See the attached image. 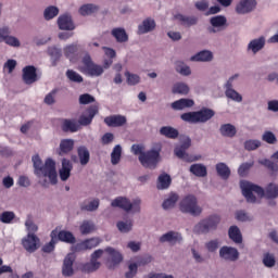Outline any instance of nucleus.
<instances>
[{"label":"nucleus","instance_id":"23","mask_svg":"<svg viewBox=\"0 0 278 278\" xmlns=\"http://www.w3.org/2000/svg\"><path fill=\"white\" fill-rule=\"evenodd\" d=\"M174 18L178 21L182 27H192L199 23V18L197 16H188L181 13L176 14Z\"/></svg>","mask_w":278,"mask_h":278},{"label":"nucleus","instance_id":"48","mask_svg":"<svg viewBox=\"0 0 278 278\" xmlns=\"http://www.w3.org/2000/svg\"><path fill=\"white\" fill-rule=\"evenodd\" d=\"M210 23L212 27H225V25H227V17L224 15H216L211 17Z\"/></svg>","mask_w":278,"mask_h":278},{"label":"nucleus","instance_id":"17","mask_svg":"<svg viewBox=\"0 0 278 278\" xmlns=\"http://www.w3.org/2000/svg\"><path fill=\"white\" fill-rule=\"evenodd\" d=\"M104 123L108 127H125L127 125V116L121 114L106 116Z\"/></svg>","mask_w":278,"mask_h":278},{"label":"nucleus","instance_id":"55","mask_svg":"<svg viewBox=\"0 0 278 278\" xmlns=\"http://www.w3.org/2000/svg\"><path fill=\"white\" fill-rule=\"evenodd\" d=\"M263 264L266 268H273L277 261L275 260V255L270 253H265L263 256Z\"/></svg>","mask_w":278,"mask_h":278},{"label":"nucleus","instance_id":"19","mask_svg":"<svg viewBox=\"0 0 278 278\" xmlns=\"http://www.w3.org/2000/svg\"><path fill=\"white\" fill-rule=\"evenodd\" d=\"M38 74L36 73V66L27 65L23 68V80L24 84L31 85L36 84Z\"/></svg>","mask_w":278,"mask_h":278},{"label":"nucleus","instance_id":"64","mask_svg":"<svg viewBox=\"0 0 278 278\" xmlns=\"http://www.w3.org/2000/svg\"><path fill=\"white\" fill-rule=\"evenodd\" d=\"M131 153H134V155H142V153H146L144 146H142V144H132L131 146Z\"/></svg>","mask_w":278,"mask_h":278},{"label":"nucleus","instance_id":"13","mask_svg":"<svg viewBox=\"0 0 278 278\" xmlns=\"http://www.w3.org/2000/svg\"><path fill=\"white\" fill-rule=\"evenodd\" d=\"M74 264H75V254L68 253L63 260V266H62L63 277H73V275H75V269H73Z\"/></svg>","mask_w":278,"mask_h":278},{"label":"nucleus","instance_id":"44","mask_svg":"<svg viewBox=\"0 0 278 278\" xmlns=\"http://www.w3.org/2000/svg\"><path fill=\"white\" fill-rule=\"evenodd\" d=\"M116 227L121 233H129L134 227V222L131 219L126 222H117Z\"/></svg>","mask_w":278,"mask_h":278},{"label":"nucleus","instance_id":"22","mask_svg":"<svg viewBox=\"0 0 278 278\" xmlns=\"http://www.w3.org/2000/svg\"><path fill=\"white\" fill-rule=\"evenodd\" d=\"M71 170H73V163L67 159H63L62 167L59 170L61 181H68V178L71 177Z\"/></svg>","mask_w":278,"mask_h":278},{"label":"nucleus","instance_id":"3","mask_svg":"<svg viewBox=\"0 0 278 278\" xmlns=\"http://www.w3.org/2000/svg\"><path fill=\"white\" fill-rule=\"evenodd\" d=\"M214 116H216V112H214V110L202 108L200 111L182 113L180 118L185 123L197 125L199 123H207V121H212Z\"/></svg>","mask_w":278,"mask_h":278},{"label":"nucleus","instance_id":"42","mask_svg":"<svg viewBox=\"0 0 278 278\" xmlns=\"http://www.w3.org/2000/svg\"><path fill=\"white\" fill-rule=\"evenodd\" d=\"M99 199H94L88 204H86V202H83L80 204V210L81 212H97V210H99Z\"/></svg>","mask_w":278,"mask_h":278},{"label":"nucleus","instance_id":"54","mask_svg":"<svg viewBox=\"0 0 278 278\" xmlns=\"http://www.w3.org/2000/svg\"><path fill=\"white\" fill-rule=\"evenodd\" d=\"M227 99H231V101H236L237 103H241L242 96L236 91V89H228L225 91Z\"/></svg>","mask_w":278,"mask_h":278},{"label":"nucleus","instance_id":"49","mask_svg":"<svg viewBox=\"0 0 278 278\" xmlns=\"http://www.w3.org/2000/svg\"><path fill=\"white\" fill-rule=\"evenodd\" d=\"M94 229H96V227L92 222L85 220L80 225V233H83V236H88V233H92V231H94Z\"/></svg>","mask_w":278,"mask_h":278},{"label":"nucleus","instance_id":"32","mask_svg":"<svg viewBox=\"0 0 278 278\" xmlns=\"http://www.w3.org/2000/svg\"><path fill=\"white\" fill-rule=\"evenodd\" d=\"M61 129L65 132L75 134V131H79V125L75 119H63Z\"/></svg>","mask_w":278,"mask_h":278},{"label":"nucleus","instance_id":"38","mask_svg":"<svg viewBox=\"0 0 278 278\" xmlns=\"http://www.w3.org/2000/svg\"><path fill=\"white\" fill-rule=\"evenodd\" d=\"M122 155H123V148L121 147V144L115 146L111 153V164L113 166H116V164H119Z\"/></svg>","mask_w":278,"mask_h":278},{"label":"nucleus","instance_id":"60","mask_svg":"<svg viewBox=\"0 0 278 278\" xmlns=\"http://www.w3.org/2000/svg\"><path fill=\"white\" fill-rule=\"evenodd\" d=\"M80 105H88V103H94V97L90 93H84L79 96Z\"/></svg>","mask_w":278,"mask_h":278},{"label":"nucleus","instance_id":"16","mask_svg":"<svg viewBox=\"0 0 278 278\" xmlns=\"http://www.w3.org/2000/svg\"><path fill=\"white\" fill-rule=\"evenodd\" d=\"M51 233H55L56 242H65L66 244H75L77 242L75 235L68 230H52Z\"/></svg>","mask_w":278,"mask_h":278},{"label":"nucleus","instance_id":"34","mask_svg":"<svg viewBox=\"0 0 278 278\" xmlns=\"http://www.w3.org/2000/svg\"><path fill=\"white\" fill-rule=\"evenodd\" d=\"M228 236L236 244H242V232L238 226H231L228 230Z\"/></svg>","mask_w":278,"mask_h":278},{"label":"nucleus","instance_id":"37","mask_svg":"<svg viewBox=\"0 0 278 278\" xmlns=\"http://www.w3.org/2000/svg\"><path fill=\"white\" fill-rule=\"evenodd\" d=\"M190 173L195 177H207V167L203 164H193L190 166Z\"/></svg>","mask_w":278,"mask_h":278},{"label":"nucleus","instance_id":"39","mask_svg":"<svg viewBox=\"0 0 278 278\" xmlns=\"http://www.w3.org/2000/svg\"><path fill=\"white\" fill-rule=\"evenodd\" d=\"M216 172L222 179H227L231 176V169H229V166L225 163H217L216 164Z\"/></svg>","mask_w":278,"mask_h":278},{"label":"nucleus","instance_id":"56","mask_svg":"<svg viewBox=\"0 0 278 278\" xmlns=\"http://www.w3.org/2000/svg\"><path fill=\"white\" fill-rule=\"evenodd\" d=\"M253 164H254L253 162L241 164L238 168V175L240 177H247V175L249 174V170L253 168Z\"/></svg>","mask_w":278,"mask_h":278},{"label":"nucleus","instance_id":"61","mask_svg":"<svg viewBox=\"0 0 278 278\" xmlns=\"http://www.w3.org/2000/svg\"><path fill=\"white\" fill-rule=\"evenodd\" d=\"M153 262V257L149 254H146L143 256H139L137 258V265L138 266H147V264H151Z\"/></svg>","mask_w":278,"mask_h":278},{"label":"nucleus","instance_id":"1","mask_svg":"<svg viewBox=\"0 0 278 278\" xmlns=\"http://www.w3.org/2000/svg\"><path fill=\"white\" fill-rule=\"evenodd\" d=\"M240 188L242 190L243 197L247 199L248 203H255L257 198L253 195V192L257 194L261 199L265 197V199H277L278 198V185L270 182L267 187L262 188L257 185H253L247 180L241 181Z\"/></svg>","mask_w":278,"mask_h":278},{"label":"nucleus","instance_id":"29","mask_svg":"<svg viewBox=\"0 0 278 278\" xmlns=\"http://www.w3.org/2000/svg\"><path fill=\"white\" fill-rule=\"evenodd\" d=\"M212 60H214V54L210 50L200 51L191 56V62H212Z\"/></svg>","mask_w":278,"mask_h":278},{"label":"nucleus","instance_id":"12","mask_svg":"<svg viewBox=\"0 0 278 278\" xmlns=\"http://www.w3.org/2000/svg\"><path fill=\"white\" fill-rule=\"evenodd\" d=\"M101 244V239L99 237L86 239L80 243H77L75 245V251L76 252H81V251H90L92 249H97Z\"/></svg>","mask_w":278,"mask_h":278},{"label":"nucleus","instance_id":"57","mask_svg":"<svg viewBox=\"0 0 278 278\" xmlns=\"http://www.w3.org/2000/svg\"><path fill=\"white\" fill-rule=\"evenodd\" d=\"M260 147H262V142H260V140H247L244 142L245 151H255L256 149H260Z\"/></svg>","mask_w":278,"mask_h":278},{"label":"nucleus","instance_id":"21","mask_svg":"<svg viewBox=\"0 0 278 278\" xmlns=\"http://www.w3.org/2000/svg\"><path fill=\"white\" fill-rule=\"evenodd\" d=\"M156 27L155 20L151 17H147L142 21V23L138 26L137 34L142 36L144 34H150V31H154Z\"/></svg>","mask_w":278,"mask_h":278},{"label":"nucleus","instance_id":"14","mask_svg":"<svg viewBox=\"0 0 278 278\" xmlns=\"http://www.w3.org/2000/svg\"><path fill=\"white\" fill-rule=\"evenodd\" d=\"M256 7V0H241L236 7V12L237 14H249L253 12V10H255Z\"/></svg>","mask_w":278,"mask_h":278},{"label":"nucleus","instance_id":"2","mask_svg":"<svg viewBox=\"0 0 278 278\" xmlns=\"http://www.w3.org/2000/svg\"><path fill=\"white\" fill-rule=\"evenodd\" d=\"M34 173L37 177H48L50 184L55 186L58 184V172L55 170V161L52 159H47L45 164H42V159L40 155L35 154L31 157Z\"/></svg>","mask_w":278,"mask_h":278},{"label":"nucleus","instance_id":"25","mask_svg":"<svg viewBox=\"0 0 278 278\" xmlns=\"http://www.w3.org/2000/svg\"><path fill=\"white\" fill-rule=\"evenodd\" d=\"M174 153L176 157H178L179 160H184V162L191 163L201 160V156H192L186 153V150L184 148H180L179 146L175 148Z\"/></svg>","mask_w":278,"mask_h":278},{"label":"nucleus","instance_id":"58","mask_svg":"<svg viewBox=\"0 0 278 278\" xmlns=\"http://www.w3.org/2000/svg\"><path fill=\"white\" fill-rule=\"evenodd\" d=\"M25 227L28 233H36V231H38V225L34 223V219H31V215H28L25 222Z\"/></svg>","mask_w":278,"mask_h":278},{"label":"nucleus","instance_id":"11","mask_svg":"<svg viewBox=\"0 0 278 278\" xmlns=\"http://www.w3.org/2000/svg\"><path fill=\"white\" fill-rule=\"evenodd\" d=\"M219 257L226 262H237L240 257V252L232 247H222L219 250Z\"/></svg>","mask_w":278,"mask_h":278},{"label":"nucleus","instance_id":"41","mask_svg":"<svg viewBox=\"0 0 278 278\" xmlns=\"http://www.w3.org/2000/svg\"><path fill=\"white\" fill-rule=\"evenodd\" d=\"M176 73H179L180 75H184L185 77H188L189 75H192V71H190V66L186 65L184 61H177L175 63Z\"/></svg>","mask_w":278,"mask_h":278},{"label":"nucleus","instance_id":"5","mask_svg":"<svg viewBox=\"0 0 278 278\" xmlns=\"http://www.w3.org/2000/svg\"><path fill=\"white\" fill-rule=\"evenodd\" d=\"M179 210L182 214H191V216H200L203 208L199 206V201L197 197L189 194L186 195L179 203Z\"/></svg>","mask_w":278,"mask_h":278},{"label":"nucleus","instance_id":"4","mask_svg":"<svg viewBox=\"0 0 278 278\" xmlns=\"http://www.w3.org/2000/svg\"><path fill=\"white\" fill-rule=\"evenodd\" d=\"M161 149H151L139 155L138 160L143 168H150L151 170L157 168L160 162H162Z\"/></svg>","mask_w":278,"mask_h":278},{"label":"nucleus","instance_id":"26","mask_svg":"<svg viewBox=\"0 0 278 278\" xmlns=\"http://www.w3.org/2000/svg\"><path fill=\"white\" fill-rule=\"evenodd\" d=\"M266 46V38L260 37L257 39H253L248 45V50L252 51V53H258V51H262L264 47Z\"/></svg>","mask_w":278,"mask_h":278},{"label":"nucleus","instance_id":"53","mask_svg":"<svg viewBox=\"0 0 278 278\" xmlns=\"http://www.w3.org/2000/svg\"><path fill=\"white\" fill-rule=\"evenodd\" d=\"M14 218H16V214H14L12 211H4L0 215V222L4 223V225H10Z\"/></svg>","mask_w":278,"mask_h":278},{"label":"nucleus","instance_id":"9","mask_svg":"<svg viewBox=\"0 0 278 278\" xmlns=\"http://www.w3.org/2000/svg\"><path fill=\"white\" fill-rule=\"evenodd\" d=\"M22 247L27 253H36L40 249V238L36 233H28L22 239Z\"/></svg>","mask_w":278,"mask_h":278},{"label":"nucleus","instance_id":"18","mask_svg":"<svg viewBox=\"0 0 278 278\" xmlns=\"http://www.w3.org/2000/svg\"><path fill=\"white\" fill-rule=\"evenodd\" d=\"M159 240L162 244H164V242H168V244H170L172 247H175V244L184 240V237H181V233L170 230L162 235Z\"/></svg>","mask_w":278,"mask_h":278},{"label":"nucleus","instance_id":"40","mask_svg":"<svg viewBox=\"0 0 278 278\" xmlns=\"http://www.w3.org/2000/svg\"><path fill=\"white\" fill-rule=\"evenodd\" d=\"M94 12H99V7L97 4H84L79 8V14L81 16H90V14H94Z\"/></svg>","mask_w":278,"mask_h":278},{"label":"nucleus","instance_id":"27","mask_svg":"<svg viewBox=\"0 0 278 278\" xmlns=\"http://www.w3.org/2000/svg\"><path fill=\"white\" fill-rule=\"evenodd\" d=\"M193 106H194V100L188 99V98H181L172 103V108L177 111L186 110L188 108H193Z\"/></svg>","mask_w":278,"mask_h":278},{"label":"nucleus","instance_id":"52","mask_svg":"<svg viewBox=\"0 0 278 278\" xmlns=\"http://www.w3.org/2000/svg\"><path fill=\"white\" fill-rule=\"evenodd\" d=\"M50 238V242L42 247L43 253H52L55 249V244H58V241L55 240V232H51Z\"/></svg>","mask_w":278,"mask_h":278},{"label":"nucleus","instance_id":"28","mask_svg":"<svg viewBox=\"0 0 278 278\" xmlns=\"http://www.w3.org/2000/svg\"><path fill=\"white\" fill-rule=\"evenodd\" d=\"M170 184H173L170 175L163 173L157 178L156 188L157 190H168V188H170Z\"/></svg>","mask_w":278,"mask_h":278},{"label":"nucleus","instance_id":"15","mask_svg":"<svg viewBox=\"0 0 278 278\" xmlns=\"http://www.w3.org/2000/svg\"><path fill=\"white\" fill-rule=\"evenodd\" d=\"M87 115H81L78 119L79 125L83 127H88V125L92 124V118H94L96 114H99V106L91 105L86 111Z\"/></svg>","mask_w":278,"mask_h":278},{"label":"nucleus","instance_id":"45","mask_svg":"<svg viewBox=\"0 0 278 278\" xmlns=\"http://www.w3.org/2000/svg\"><path fill=\"white\" fill-rule=\"evenodd\" d=\"M101 268V262L99 261H91L83 265V273H94Z\"/></svg>","mask_w":278,"mask_h":278},{"label":"nucleus","instance_id":"47","mask_svg":"<svg viewBox=\"0 0 278 278\" xmlns=\"http://www.w3.org/2000/svg\"><path fill=\"white\" fill-rule=\"evenodd\" d=\"M48 53L52 59V66H58V62H60V58H62V50L58 48H49Z\"/></svg>","mask_w":278,"mask_h":278},{"label":"nucleus","instance_id":"63","mask_svg":"<svg viewBox=\"0 0 278 278\" xmlns=\"http://www.w3.org/2000/svg\"><path fill=\"white\" fill-rule=\"evenodd\" d=\"M102 144H112L114 142V134L112 132H105L101 138Z\"/></svg>","mask_w":278,"mask_h":278},{"label":"nucleus","instance_id":"24","mask_svg":"<svg viewBox=\"0 0 278 278\" xmlns=\"http://www.w3.org/2000/svg\"><path fill=\"white\" fill-rule=\"evenodd\" d=\"M111 36L115 38L116 42L123 43V42H129V35L127 34V30L123 27H115L111 30Z\"/></svg>","mask_w":278,"mask_h":278},{"label":"nucleus","instance_id":"36","mask_svg":"<svg viewBox=\"0 0 278 278\" xmlns=\"http://www.w3.org/2000/svg\"><path fill=\"white\" fill-rule=\"evenodd\" d=\"M161 136H165V138H169L172 140H175V138H179V130L170 127V126H163L160 129Z\"/></svg>","mask_w":278,"mask_h":278},{"label":"nucleus","instance_id":"31","mask_svg":"<svg viewBox=\"0 0 278 278\" xmlns=\"http://www.w3.org/2000/svg\"><path fill=\"white\" fill-rule=\"evenodd\" d=\"M219 132L224 138H235L238 130L232 124H223L219 128Z\"/></svg>","mask_w":278,"mask_h":278},{"label":"nucleus","instance_id":"43","mask_svg":"<svg viewBox=\"0 0 278 278\" xmlns=\"http://www.w3.org/2000/svg\"><path fill=\"white\" fill-rule=\"evenodd\" d=\"M58 14H60V9H58V7H53V5L46 8L43 11V17L46 21H51V20L55 18V16H58Z\"/></svg>","mask_w":278,"mask_h":278},{"label":"nucleus","instance_id":"10","mask_svg":"<svg viewBox=\"0 0 278 278\" xmlns=\"http://www.w3.org/2000/svg\"><path fill=\"white\" fill-rule=\"evenodd\" d=\"M106 253V266L108 268H115V266H118L121 262H123V254L118 252V250L108 247L104 249Z\"/></svg>","mask_w":278,"mask_h":278},{"label":"nucleus","instance_id":"46","mask_svg":"<svg viewBox=\"0 0 278 278\" xmlns=\"http://www.w3.org/2000/svg\"><path fill=\"white\" fill-rule=\"evenodd\" d=\"M173 94H188L190 92V87L185 83H177L172 89Z\"/></svg>","mask_w":278,"mask_h":278},{"label":"nucleus","instance_id":"35","mask_svg":"<svg viewBox=\"0 0 278 278\" xmlns=\"http://www.w3.org/2000/svg\"><path fill=\"white\" fill-rule=\"evenodd\" d=\"M179 201V194L172 192L168 198L164 200L162 207L163 210H173L177 202Z\"/></svg>","mask_w":278,"mask_h":278},{"label":"nucleus","instance_id":"7","mask_svg":"<svg viewBox=\"0 0 278 278\" xmlns=\"http://www.w3.org/2000/svg\"><path fill=\"white\" fill-rule=\"evenodd\" d=\"M83 73L89 75V77H101L104 73L103 65H99L92 62L90 54H86L83 58Z\"/></svg>","mask_w":278,"mask_h":278},{"label":"nucleus","instance_id":"62","mask_svg":"<svg viewBox=\"0 0 278 278\" xmlns=\"http://www.w3.org/2000/svg\"><path fill=\"white\" fill-rule=\"evenodd\" d=\"M77 53V46L71 45L64 48V55L65 58H73Z\"/></svg>","mask_w":278,"mask_h":278},{"label":"nucleus","instance_id":"6","mask_svg":"<svg viewBox=\"0 0 278 278\" xmlns=\"http://www.w3.org/2000/svg\"><path fill=\"white\" fill-rule=\"evenodd\" d=\"M140 200H134L132 202L125 197H117L111 202L112 207H119V210H124V212H140Z\"/></svg>","mask_w":278,"mask_h":278},{"label":"nucleus","instance_id":"30","mask_svg":"<svg viewBox=\"0 0 278 278\" xmlns=\"http://www.w3.org/2000/svg\"><path fill=\"white\" fill-rule=\"evenodd\" d=\"M77 155L80 162V166H87L90 162V151L85 146H80L77 149Z\"/></svg>","mask_w":278,"mask_h":278},{"label":"nucleus","instance_id":"8","mask_svg":"<svg viewBox=\"0 0 278 278\" xmlns=\"http://www.w3.org/2000/svg\"><path fill=\"white\" fill-rule=\"evenodd\" d=\"M219 224H220V216L211 215L207 218L201 220L195 226V231H198V233H210V231H214V229H217Z\"/></svg>","mask_w":278,"mask_h":278},{"label":"nucleus","instance_id":"51","mask_svg":"<svg viewBox=\"0 0 278 278\" xmlns=\"http://www.w3.org/2000/svg\"><path fill=\"white\" fill-rule=\"evenodd\" d=\"M66 77L70 79V81H74V84H81L84 81V77L79 75V73L73 71V70H67L66 71Z\"/></svg>","mask_w":278,"mask_h":278},{"label":"nucleus","instance_id":"33","mask_svg":"<svg viewBox=\"0 0 278 278\" xmlns=\"http://www.w3.org/2000/svg\"><path fill=\"white\" fill-rule=\"evenodd\" d=\"M74 147H75V141H73V139L62 140L60 143L59 155H66L67 153H71Z\"/></svg>","mask_w":278,"mask_h":278},{"label":"nucleus","instance_id":"50","mask_svg":"<svg viewBox=\"0 0 278 278\" xmlns=\"http://www.w3.org/2000/svg\"><path fill=\"white\" fill-rule=\"evenodd\" d=\"M125 77L128 86H138L140 84V76L138 74H131V72H125Z\"/></svg>","mask_w":278,"mask_h":278},{"label":"nucleus","instance_id":"59","mask_svg":"<svg viewBox=\"0 0 278 278\" xmlns=\"http://www.w3.org/2000/svg\"><path fill=\"white\" fill-rule=\"evenodd\" d=\"M262 140L264 142H267V144H275L277 142V137L275 136V134H273V131H265Z\"/></svg>","mask_w":278,"mask_h":278},{"label":"nucleus","instance_id":"20","mask_svg":"<svg viewBox=\"0 0 278 278\" xmlns=\"http://www.w3.org/2000/svg\"><path fill=\"white\" fill-rule=\"evenodd\" d=\"M59 29L63 31H73L75 29V23H73V17L68 14L59 16L58 18Z\"/></svg>","mask_w":278,"mask_h":278}]
</instances>
